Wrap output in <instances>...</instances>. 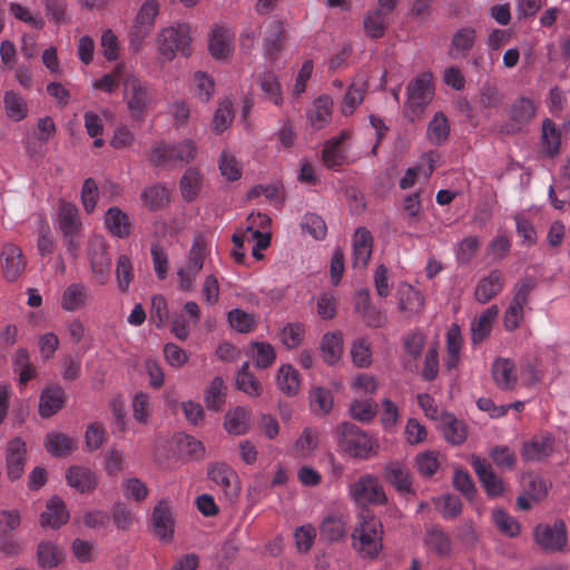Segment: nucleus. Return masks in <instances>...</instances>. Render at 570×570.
Masks as SVG:
<instances>
[{
	"label": "nucleus",
	"mask_w": 570,
	"mask_h": 570,
	"mask_svg": "<svg viewBox=\"0 0 570 570\" xmlns=\"http://www.w3.org/2000/svg\"><path fill=\"white\" fill-rule=\"evenodd\" d=\"M116 279L118 289L121 293H127L134 279V267L129 256L126 254H121L117 258Z\"/></svg>",
	"instance_id": "51"
},
{
	"label": "nucleus",
	"mask_w": 570,
	"mask_h": 570,
	"mask_svg": "<svg viewBox=\"0 0 570 570\" xmlns=\"http://www.w3.org/2000/svg\"><path fill=\"white\" fill-rule=\"evenodd\" d=\"M367 90V81L363 77L355 78L348 86L342 106V112L345 116L352 115L363 101L365 91Z\"/></svg>",
	"instance_id": "37"
},
{
	"label": "nucleus",
	"mask_w": 570,
	"mask_h": 570,
	"mask_svg": "<svg viewBox=\"0 0 570 570\" xmlns=\"http://www.w3.org/2000/svg\"><path fill=\"white\" fill-rule=\"evenodd\" d=\"M46 449L52 456H66L76 449V441L66 433L50 432L46 435Z\"/></svg>",
	"instance_id": "39"
},
{
	"label": "nucleus",
	"mask_w": 570,
	"mask_h": 570,
	"mask_svg": "<svg viewBox=\"0 0 570 570\" xmlns=\"http://www.w3.org/2000/svg\"><path fill=\"white\" fill-rule=\"evenodd\" d=\"M298 376V372L292 365H282L277 373L278 389L288 396L296 395L299 389Z\"/></svg>",
	"instance_id": "46"
},
{
	"label": "nucleus",
	"mask_w": 570,
	"mask_h": 570,
	"mask_svg": "<svg viewBox=\"0 0 570 570\" xmlns=\"http://www.w3.org/2000/svg\"><path fill=\"white\" fill-rule=\"evenodd\" d=\"M321 352L324 362L335 365L343 354V334L340 331L325 333L321 341Z\"/></svg>",
	"instance_id": "31"
},
{
	"label": "nucleus",
	"mask_w": 570,
	"mask_h": 570,
	"mask_svg": "<svg viewBox=\"0 0 570 570\" xmlns=\"http://www.w3.org/2000/svg\"><path fill=\"white\" fill-rule=\"evenodd\" d=\"M320 534L328 542L342 540L346 534V523L343 517L335 513L327 514L320 525Z\"/></svg>",
	"instance_id": "38"
},
{
	"label": "nucleus",
	"mask_w": 570,
	"mask_h": 570,
	"mask_svg": "<svg viewBox=\"0 0 570 570\" xmlns=\"http://www.w3.org/2000/svg\"><path fill=\"white\" fill-rule=\"evenodd\" d=\"M450 136L449 119L443 111L433 115L428 124L426 139L434 146H443Z\"/></svg>",
	"instance_id": "32"
},
{
	"label": "nucleus",
	"mask_w": 570,
	"mask_h": 570,
	"mask_svg": "<svg viewBox=\"0 0 570 570\" xmlns=\"http://www.w3.org/2000/svg\"><path fill=\"white\" fill-rule=\"evenodd\" d=\"M541 150L542 153L553 158L560 151L561 146V132L557 128L553 120L546 118L542 121V134H541Z\"/></svg>",
	"instance_id": "33"
},
{
	"label": "nucleus",
	"mask_w": 570,
	"mask_h": 570,
	"mask_svg": "<svg viewBox=\"0 0 570 570\" xmlns=\"http://www.w3.org/2000/svg\"><path fill=\"white\" fill-rule=\"evenodd\" d=\"M284 27L281 20L273 19L268 22L265 31L263 53L271 62L275 61L283 45Z\"/></svg>",
	"instance_id": "24"
},
{
	"label": "nucleus",
	"mask_w": 570,
	"mask_h": 570,
	"mask_svg": "<svg viewBox=\"0 0 570 570\" xmlns=\"http://www.w3.org/2000/svg\"><path fill=\"white\" fill-rule=\"evenodd\" d=\"M471 464L488 497H500L504 491V484L502 479L493 472L490 464L479 456H472Z\"/></svg>",
	"instance_id": "13"
},
{
	"label": "nucleus",
	"mask_w": 570,
	"mask_h": 570,
	"mask_svg": "<svg viewBox=\"0 0 570 570\" xmlns=\"http://www.w3.org/2000/svg\"><path fill=\"white\" fill-rule=\"evenodd\" d=\"M305 327L299 322L288 323L281 331V342L288 348L297 347L304 337Z\"/></svg>",
	"instance_id": "61"
},
{
	"label": "nucleus",
	"mask_w": 570,
	"mask_h": 570,
	"mask_svg": "<svg viewBox=\"0 0 570 570\" xmlns=\"http://www.w3.org/2000/svg\"><path fill=\"white\" fill-rule=\"evenodd\" d=\"M224 426L230 434H245L248 431V411L243 406L228 411L225 415Z\"/></svg>",
	"instance_id": "44"
},
{
	"label": "nucleus",
	"mask_w": 570,
	"mask_h": 570,
	"mask_svg": "<svg viewBox=\"0 0 570 570\" xmlns=\"http://www.w3.org/2000/svg\"><path fill=\"white\" fill-rule=\"evenodd\" d=\"M499 314L497 305L488 307L481 315L471 323L472 343L480 344L491 333L494 320Z\"/></svg>",
	"instance_id": "30"
},
{
	"label": "nucleus",
	"mask_w": 570,
	"mask_h": 570,
	"mask_svg": "<svg viewBox=\"0 0 570 570\" xmlns=\"http://www.w3.org/2000/svg\"><path fill=\"white\" fill-rule=\"evenodd\" d=\"M534 101L529 97H519L510 108V119L519 126L528 124L535 115Z\"/></svg>",
	"instance_id": "43"
},
{
	"label": "nucleus",
	"mask_w": 570,
	"mask_h": 570,
	"mask_svg": "<svg viewBox=\"0 0 570 570\" xmlns=\"http://www.w3.org/2000/svg\"><path fill=\"white\" fill-rule=\"evenodd\" d=\"M533 535L535 543L546 552H561L568 544L567 527L561 519L552 524H538Z\"/></svg>",
	"instance_id": "7"
},
{
	"label": "nucleus",
	"mask_w": 570,
	"mask_h": 570,
	"mask_svg": "<svg viewBox=\"0 0 570 570\" xmlns=\"http://www.w3.org/2000/svg\"><path fill=\"white\" fill-rule=\"evenodd\" d=\"M353 267L364 268L373 250V236L365 227H357L352 239Z\"/></svg>",
	"instance_id": "15"
},
{
	"label": "nucleus",
	"mask_w": 570,
	"mask_h": 570,
	"mask_svg": "<svg viewBox=\"0 0 570 570\" xmlns=\"http://www.w3.org/2000/svg\"><path fill=\"white\" fill-rule=\"evenodd\" d=\"M363 23L367 37L372 39H379L384 36L387 20L386 16L380 13L379 11L372 10L364 16Z\"/></svg>",
	"instance_id": "55"
},
{
	"label": "nucleus",
	"mask_w": 570,
	"mask_h": 570,
	"mask_svg": "<svg viewBox=\"0 0 570 570\" xmlns=\"http://www.w3.org/2000/svg\"><path fill=\"white\" fill-rule=\"evenodd\" d=\"M179 187L184 200H195L202 187V175L199 170L195 167H188L180 178Z\"/></svg>",
	"instance_id": "40"
},
{
	"label": "nucleus",
	"mask_w": 570,
	"mask_h": 570,
	"mask_svg": "<svg viewBox=\"0 0 570 570\" xmlns=\"http://www.w3.org/2000/svg\"><path fill=\"white\" fill-rule=\"evenodd\" d=\"M3 108L7 117L14 122H19L28 116L29 109L26 99L14 90L4 92Z\"/></svg>",
	"instance_id": "36"
},
{
	"label": "nucleus",
	"mask_w": 570,
	"mask_h": 570,
	"mask_svg": "<svg viewBox=\"0 0 570 570\" xmlns=\"http://www.w3.org/2000/svg\"><path fill=\"white\" fill-rule=\"evenodd\" d=\"M352 539L353 548L364 558H376L383 548L382 522L367 510L360 512Z\"/></svg>",
	"instance_id": "1"
},
{
	"label": "nucleus",
	"mask_w": 570,
	"mask_h": 570,
	"mask_svg": "<svg viewBox=\"0 0 570 570\" xmlns=\"http://www.w3.org/2000/svg\"><path fill=\"white\" fill-rule=\"evenodd\" d=\"M1 258L3 259L2 272L4 278L8 282L16 281L26 267L22 250L16 244L7 243L3 245Z\"/></svg>",
	"instance_id": "18"
},
{
	"label": "nucleus",
	"mask_w": 570,
	"mask_h": 570,
	"mask_svg": "<svg viewBox=\"0 0 570 570\" xmlns=\"http://www.w3.org/2000/svg\"><path fill=\"white\" fill-rule=\"evenodd\" d=\"M178 168L191 163L197 156V145L191 139L171 144Z\"/></svg>",
	"instance_id": "59"
},
{
	"label": "nucleus",
	"mask_w": 570,
	"mask_h": 570,
	"mask_svg": "<svg viewBox=\"0 0 570 570\" xmlns=\"http://www.w3.org/2000/svg\"><path fill=\"white\" fill-rule=\"evenodd\" d=\"M441 432L444 439L453 444H462L466 439L465 425L451 413H443L441 416Z\"/></svg>",
	"instance_id": "35"
},
{
	"label": "nucleus",
	"mask_w": 570,
	"mask_h": 570,
	"mask_svg": "<svg viewBox=\"0 0 570 570\" xmlns=\"http://www.w3.org/2000/svg\"><path fill=\"white\" fill-rule=\"evenodd\" d=\"M340 449L356 459H367L374 451L373 439L351 422H343L336 429Z\"/></svg>",
	"instance_id": "4"
},
{
	"label": "nucleus",
	"mask_w": 570,
	"mask_h": 570,
	"mask_svg": "<svg viewBox=\"0 0 570 570\" xmlns=\"http://www.w3.org/2000/svg\"><path fill=\"white\" fill-rule=\"evenodd\" d=\"M27 446L21 438L9 441L6 450L7 475L14 481L21 478L24 471Z\"/></svg>",
	"instance_id": "12"
},
{
	"label": "nucleus",
	"mask_w": 570,
	"mask_h": 570,
	"mask_svg": "<svg viewBox=\"0 0 570 570\" xmlns=\"http://www.w3.org/2000/svg\"><path fill=\"white\" fill-rule=\"evenodd\" d=\"M190 41V27L187 23L164 28L158 36L159 53L167 61H171L178 52L188 56Z\"/></svg>",
	"instance_id": "5"
},
{
	"label": "nucleus",
	"mask_w": 570,
	"mask_h": 570,
	"mask_svg": "<svg viewBox=\"0 0 570 570\" xmlns=\"http://www.w3.org/2000/svg\"><path fill=\"white\" fill-rule=\"evenodd\" d=\"M312 411L320 416L327 415L333 409V396L325 387H314L309 394Z\"/></svg>",
	"instance_id": "50"
},
{
	"label": "nucleus",
	"mask_w": 570,
	"mask_h": 570,
	"mask_svg": "<svg viewBox=\"0 0 570 570\" xmlns=\"http://www.w3.org/2000/svg\"><path fill=\"white\" fill-rule=\"evenodd\" d=\"M383 476L401 495L414 494L413 475L405 463L390 461L383 469Z\"/></svg>",
	"instance_id": "10"
},
{
	"label": "nucleus",
	"mask_w": 570,
	"mask_h": 570,
	"mask_svg": "<svg viewBox=\"0 0 570 570\" xmlns=\"http://www.w3.org/2000/svg\"><path fill=\"white\" fill-rule=\"evenodd\" d=\"M492 377L500 390H512L518 382L513 361L503 357L497 358L492 364Z\"/></svg>",
	"instance_id": "23"
},
{
	"label": "nucleus",
	"mask_w": 570,
	"mask_h": 570,
	"mask_svg": "<svg viewBox=\"0 0 570 570\" xmlns=\"http://www.w3.org/2000/svg\"><path fill=\"white\" fill-rule=\"evenodd\" d=\"M492 521L500 532L510 538H514L520 533L519 522L501 508L492 511Z\"/></svg>",
	"instance_id": "53"
},
{
	"label": "nucleus",
	"mask_w": 570,
	"mask_h": 570,
	"mask_svg": "<svg viewBox=\"0 0 570 570\" xmlns=\"http://www.w3.org/2000/svg\"><path fill=\"white\" fill-rule=\"evenodd\" d=\"M176 442L181 454H186L191 459H199L204 455L205 448L203 443L191 435L178 434Z\"/></svg>",
	"instance_id": "63"
},
{
	"label": "nucleus",
	"mask_w": 570,
	"mask_h": 570,
	"mask_svg": "<svg viewBox=\"0 0 570 570\" xmlns=\"http://www.w3.org/2000/svg\"><path fill=\"white\" fill-rule=\"evenodd\" d=\"M153 527L156 535L165 541L169 542L174 535V520L169 509L159 502L156 504L153 511Z\"/></svg>",
	"instance_id": "28"
},
{
	"label": "nucleus",
	"mask_w": 570,
	"mask_h": 570,
	"mask_svg": "<svg viewBox=\"0 0 570 570\" xmlns=\"http://www.w3.org/2000/svg\"><path fill=\"white\" fill-rule=\"evenodd\" d=\"M475 42L476 30L470 26L461 27L451 37L449 56L455 60L465 59L469 57Z\"/></svg>",
	"instance_id": "14"
},
{
	"label": "nucleus",
	"mask_w": 570,
	"mask_h": 570,
	"mask_svg": "<svg viewBox=\"0 0 570 570\" xmlns=\"http://www.w3.org/2000/svg\"><path fill=\"white\" fill-rule=\"evenodd\" d=\"M207 474L213 482L225 490L230 489L232 481L236 476L233 469L225 463L213 464Z\"/></svg>",
	"instance_id": "64"
},
{
	"label": "nucleus",
	"mask_w": 570,
	"mask_h": 570,
	"mask_svg": "<svg viewBox=\"0 0 570 570\" xmlns=\"http://www.w3.org/2000/svg\"><path fill=\"white\" fill-rule=\"evenodd\" d=\"M208 49L215 59H225L230 52V37L228 30L223 27L215 28L209 38Z\"/></svg>",
	"instance_id": "42"
},
{
	"label": "nucleus",
	"mask_w": 570,
	"mask_h": 570,
	"mask_svg": "<svg viewBox=\"0 0 570 570\" xmlns=\"http://www.w3.org/2000/svg\"><path fill=\"white\" fill-rule=\"evenodd\" d=\"M452 483L454 489L464 495L468 501L474 500L476 495V488L470 473L466 470L455 469Z\"/></svg>",
	"instance_id": "58"
},
{
	"label": "nucleus",
	"mask_w": 570,
	"mask_h": 570,
	"mask_svg": "<svg viewBox=\"0 0 570 570\" xmlns=\"http://www.w3.org/2000/svg\"><path fill=\"white\" fill-rule=\"evenodd\" d=\"M158 12L159 6L157 1L148 0L141 4L136 16L134 24L151 32Z\"/></svg>",
	"instance_id": "57"
},
{
	"label": "nucleus",
	"mask_w": 570,
	"mask_h": 570,
	"mask_svg": "<svg viewBox=\"0 0 570 570\" xmlns=\"http://www.w3.org/2000/svg\"><path fill=\"white\" fill-rule=\"evenodd\" d=\"M351 132L346 129L342 130L337 136H334L325 141L322 151V159L326 168L331 170H338L347 159V148L344 142L350 139Z\"/></svg>",
	"instance_id": "11"
},
{
	"label": "nucleus",
	"mask_w": 570,
	"mask_h": 570,
	"mask_svg": "<svg viewBox=\"0 0 570 570\" xmlns=\"http://www.w3.org/2000/svg\"><path fill=\"white\" fill-rule=\"evenodd\" d=\"M424 542L438 556L448 557L452 552V541L440 525H432L426 530Z\"/></svg>",
	"instance_id": "34"
},
{
	"label": "nucleus",
	"mask_w": 570,
	"mask_h": 570,
	"mask_svg": "<svg viewBox=\"0 0 570 570\" xmlns=\"http://www.w3.org/2000/svg\"><path fill=\"white\" fill-rule=\"evenodd\" d=\"M104 223L107 230L116 238H127L132 232L129 216L117 206L107 209Z\"/></svg>",
	"instance_id": "21"
},
{
	"label": "nucleus",
	"mask_w": 570,
	"mask_h": 570,
	"mask_svg": "<svg viewBox=\"0 0 570 570\" xmlns=\"http://www.w3.org/2000/svg\"><path fill=\"white\" fill-rule=\"evenodd\" d=\"M205 246L198 239H194L187 255L185 266L177 269L178 288L181 292H190L194 283L204 267Z\"/></svg>",
	"instance_id": "8"
},
{
	"label": "nucleus",
	"mask_w": 570,
	"mask_h": 570,
	"mask_svg": "<svg viewBox=\"0 0 570 570\" xmlns=\"http://www.w3.org/2000/svg\"><path fill=\"white\" fill-rule=\"evenodd\" d=\"M56 225L62 235L80 234L82 223L78 207L72 203H61L58 209Z\"/></svg>",
	"instance_id": "20"
},
{
	"label": "nucleus",
	"mask_w": 570,
	"mask_h": 570,
	"mask_svg": "<svg viewBox=\"0 0 570 570\" xmlns=\"http://www.w3.org/2000/svg\"><path fill=\"white\" fill-rule=\"evenodd\" d=\"M155 99L156 90L151 83L140 79L135 73H128L124 78V100L134 119L142 120Z\"/></svg>",
	"instance_id": "2"
},
{
	"label": "nucleus",
	"mask_w": 570,
	"mask_h": 570,
	"mask_svg": "<svg viewBox=\"0 0 570 570\" xmlns=\"http://www.w3.org/2000/svg\"><path fill=\"white\" fill-rule=\"evenodd\" d=\"M37 556L41 568L57 567L62 558L61 551L51 542L39 543Z\"/></svg>",
	"instance_id": "60"
},
{
	"label": "nucleus",
	"mask_w": 570,
	"mask_h": 570,
	"mask_svg": "<svg viewBox=\"0 0 570 570\" xmlns=\"http://www.w3.org/2000/svg\"><path fill=\"white\" fill-rule=\"evenodd\" d=\"M332 106L333 101L328 96H321L313 101L306 116L314 129H322L330 122Z\"/></svg>",
	"instance_id": "29"
},
{
	"label": "nucleus",
	"mask_w": 570,
	"mask_h": 570,
	"mask_svg": "<svg viewBox=\"0 0 570 570\" xmlns=\"http://www.w3.org/2000/svg\"><path fill=\"white\" fill-rule=\"evenodd\" d=\"M250 356L254 361L255 367L264 370L274 363L276 353L272 344L267 342L253 341L250 343Z\"/></svg>",
	"instance_id": "48"
},
{
	"label": "nucleus",
	"mask_w": 570,
	"mask_h": 570,
	"mask_svg": "<svg viewBox=\"0 0 570 570\" xmlns=\"http://www.w3.org/2000/svg\"><path fill=\"white\" fill-rule=\"evenodd\" d=\"M236 387L249 396H258L263 391L259 381L249 372L248 362H244L236 374Z\"/></svg>",
	"instance_id": "47"
},
{
	"label": "nucleus",
	"mask_w": 570,
	"mask_h": 570,
	"mask_svg": "<svg viewBox=\"0 0 570 570\" xmlns=\"http://www.w3.org/2000/svg\"><path fill=\"white\" fill-rule=\"evenodd\" d=\"M351 356L353 364L357 367L364 368L371 365L372 350L367 338L358 337L352 343Z\"/></svg>",
	"instance_id": "54"
},
{
	"label": "nucleus",
	"mask_w": 570,
	"mask_h": 570,
	"mask_svg": "<svg viewBox=\"0 0 570 570\" xmlns=\"http://www.w3.org/2000/svg\"><path fill=\"white\" fill-rule=\"evenodd\" d=\"M67 484L80 493L92 492L98 484L96 473L89 468L72 465L66 472Z\"/></svg>",
	"instance_id": "19"
},
{
	"label": "nucleus",
	"mask_w": 570,
	"mask_h": 570,
	"mask_svg": "<svg viewBox=\"0 0 570 570\" xmlns=\"http://www.w3.org/2000/svg\"><path fill=\"white\" fill-rule=\"evenodd\" d=\"M432 73L422 72L413 78L406 87V102L403 115L414 122L424 112L434 96Z\"/></svg>",
	"instance_id": "3"
},
{
	"label": "nucleus",
	"mask_w": 570,
	"mask_h": 570,
	"mask_svg": "<svg viewBox=\"0 0 570 570\" xmlns=\"http://www.w3.org/2000/svg\"><path fill=\"white\" fill-rule=\"evenodd\" d=\"M91 298L90 289L81 282L69 284L62 292L60 305L66 312L85 308Z\"/></svg>",
	"instance_id": "17"
},
{
	"label": "nucleus",
	"mask_w": 570,
	"mask_h": 570,
	"mask_svg": "<svg viewBox=\"0 0 570 570\" xmlns=\"http://www.w3.org/2000/svg\"><path fill=\"white\" fill-rule=\"evenodd\" d=\"M348 495L361 508L382 505L387 501L380 480L373 474H363L348 485Z\"/></svg>",
	"instance_id": "6"
},
{
	"label": "nucleus",
	"mask_w": 570,
	"mask_h": 570,
	"mask_svg": "<svg viewBox=\"0 0 570 570\" xmlns=\"http://www.w3.org/2000/svg\"><path fill=\"white\" fill-rule=\"evenodd\" d=\"M227 321L233 330L246 334L254 330L256 316L254 313H248L242 308H233L227 313Z\"/></svg>",
	"instance_id": "49"
},
{
	"label": "nucleus",
	"mask_w": 570,
	"mask_h": 570,
	"mask_svg": "<svg viewBox=\"0 0 570 570\" xmlns=\"http://www.w3.org/2000/svg\"><path fill=\"white\" fill-rule=\"evenodd\" d=\"M258 79L265 99L276 106H281L283 104V96L277 76L272 71H265L259 75Z\"/></svg>",
	"instance_id": "45"
},
{
	"label": "nucleus",
	"mask_w": 570,
	"mask_h": 570,
	"mask_svg": "<svg viewBox=\"0 0 570 570\" xmlns=\"http://www.w3.org/2000/svg\"><path fill=\"white\" fill-rule=\"evenodd\" d=\"M144 206L151 210L160 209L168 202L167 188L163 185H153L141 193Z\"/></svg>",
	"instance_id": "52"
},
{
	"label": "nucleus",
	"mask_w": 570,
	"mask_h": 570,
	"mask_svg": "<svg viewBox=\"0 0 570 570\" xmlns=\"http://www.w3.org/2000/svg\"><path fill=\"white\" fill-rule=\"evenodd\" d=\"M65 396V390L58 384L43 387L39 400L40 416L50 417L56 414L62 407Z\"/></svg>",
	"instance_id": "22"
},
{
	"label": "nucleus",
	"mask_w": 570,
	"mask_h": 570,
	"mask_svg": "<svg viewBox=\"0 0 570 570\" xmlns=\"http://www.w3.org/2000/svg\"><path fill=\"white\" fill-rule=\"evenodd\" d=\"M503 288L502 273L493 269L489 275L482 277L475 287V299L479 303L485 304L491 298L497 296Z\"/></svg>",
	"instance_id": "27"
},
{
	"label": "nucleus",
	"mask_w": 570,
	"mask_h": 570,
	"mask_svg": "<svg viewBox=\"0 0 570 570\" xmlns=\"http://www.w3.org/2000/svg\"><path fill=\"white\" fill-rule=\"evenodd\" d=\"M88 259L98 284L105 285L110 278L111 262L107 245L101 238H92L88 242Z\"/></svg>",
	"instance_id": "9"
},
{
	"label": "nucleus",
	"mask_w": 570,
	"mask_h": 570,
	"mask_svg": "<svg viewBox=\"0 0 570 570\" xmlns=\"http://www.w3.org/2000/svg\"><path fill=\"white\" fill-rule=\"evenodd\" d=\"M215 83L210 76L204 71H197L193 78V94L200 101L207 102L214 92Z\"/></svg>",
	"instance_id": "56"
},
{
	"label": "nucleus",
	"mask_w": 570,
	"mask_h": 570,
	"mask_svg": "<svg viewBox=\"0 0 570 570\" xmlns=\"http://www.w3.org/2000/svg\"><path fill=\"white\" fill-rule=\"evenodd\" d=\"M554 438L550 433L533 436L523 443L521 455L523 460L537 462L547 459L553 452Z\"/></svg>",
	"instance_id": "16"
},
{
	"label": "nucleus",
	"mask_w": 570,
	"mask_h": 570,
	"mask_svg": "<svg viewBox=\"0 0 570 570\" xmlns=\"http://www.w3.org/2000/svg\"><path fill=\"white\" fill-rule=\"evenodd\" d=\"M147 159L151 166L159 169L170 170L178 168L171 144L164 140L156 141L151 146Z\"/></svg>",
	"instance_id": "26"
},
{
	"label": "nucleus",
	"mask_w": 570,
	"mask_h": 570,
	"mask_svg": "<svg viewBox=\"0 0 570 570\" xmlns=\"http://www.w3.org/2000/svg\"><path fill=\"white\" fill-rule=\"evenodd\" d=\"M225 384L220 376H215L204 392V402L209 411L218 412L225 404Z\"/></svg>",
	"instance_id": "41"
},
{
	"label": "nucleus",
	"mask_w": 570,
	"mask_h": 570,
	"mask_svg": "<svg viewBox=\"0 0 570 570\" xmlns=\"http://www.w3.org/2000/svg\"><path fill=\"white\" fill-rule=\"evenodd\" d=\"M302 229L314 239L321 240L326 236L327 227L325 220L317 214L308 213L302 220Z\"/></svg>",
	"instance_id": "62"
},
{
	"label": "nucleus",
	"mask_w": 570,
	"mask_h": 570,
	"mask_svg": "<svg viewBox=\"0 0 570 570\" xmlns=\"http://www.w3.org/2000/svg\"><path fill=\"white\" fill-rule=\"evenodd\" d=\"M69 512L65 502L57 495L51 497L46 505V511L40 515V524L57 529L67 523Z\"/></svg>",
	"instance_id": "25"
}]
</instances>
